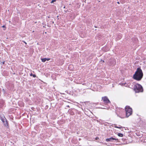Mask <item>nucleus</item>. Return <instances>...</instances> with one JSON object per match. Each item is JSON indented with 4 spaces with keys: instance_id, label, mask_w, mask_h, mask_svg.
I'll list each match as a JSON object with an SVG mask.
<instances>
[{
    "instance_id": "nucleus-9",
    "label": "nucleus",
    "mask_w": 146,
    "mask_h": 146,
    "mask_svg": "<svg viewBox=\"0 0 146 146\" xmlns=\"http://www.w3.org/2000/svg\"><path fill=\"white\" fill-rule=\"evenodd\" d=\"M118 135L119 137H122L123 136V135L122 133H118Z\"/></svg>"
},
{
    "instance_id": "nucleus-8",
    "label": "nucleus",
    "mask_w": 146,
    "mask_h": 146,
    "mask_svg": "<svg viewBox=\"0 0 146 146\" xmlns=\"http://www.w3.org/2000/svg\"><path fill=\"white\" fill-rule=\"evenodd\" d=\"M47 60V58H42L41 59L42 61L43 62H45Z\"/></svg>"
},
{
    "instance_id": "nucleus-5",
    "label": "nucleus",
    "mask_w": 146,
    "mask_h": 146,
    "mask_svg": "<svg viewBox=\"0 0 146 146\" xmlns=\"http://www.w3.org/2000/svg\"><path fill=\"white\" fill-rule=\"evenodd\" d=\"M113 140L117 141L118 140V139L116 138H114L113 137H111L106 139V141L107 142L112 141Z\"/></svg>"
},
{
    "instance_id": "nucleus-18",
    "label": "nucleus",
    "mask_w": 146,
    "mask_h": 146,
    "mask_svg": "<svg viewBox=\"0 0 146 146\" xmlns=\"http://www.w3.org/2000/svg\"><path fill=\"white\" fill-rule=\"evenodd\" d=\"M66 107H67L70 108V106H69V105L67 106H66Z\"/></svg>"
},
{
    "instance_id": "nucleus-17",
    "label": "nucleus",
    "mask_w": 146,
    "mask_h": 146,
    "mask_svg": "<svg viewBox=\"0 0 146 146\" xmlns=\"http://www.w3.org/2000/svg\"><path fill=\"white\" fill-rule=\"evenodd\" d=\"M33 74H32V73H31V74H30V76H33Z\"/></svg>"
},
{
    "instance_id": "nucleus-24",
    "label": "nucleus",
    "mask_w": 146,
    "mask_h": 146,
    "mask_svg": "<svg viewBox=\"0 0 146 146\" xmlns=\"http://www.w3.org/2000/svg\"><path fill=\"white\" fill-rule=\"evenodd\" d=\"M60 93L61 94H64L63 93Z\"/></svg>"
},
{
    "instance_id": "nucleus-20",
    "label": "nucleus",
    "mask_w": 146,
    "mask_h": 146,
    "mask_svg": "<svg viewBox=\"0 0 146 146\" xmlns=\"http://www.w3.org/2000/svg\"><path fill=\"white\" fill-rule=\"evenodd\" d=\"M2 27H5V25H3V26H2Z\"/></svg>"
},
{
    "instance_id": "nucleus-21",
    "label": "nucleus",
    "mask_w": 146,
    "mask_h": 146,
    "mask_svg": "<svg viewBox=\"0 0 146 146\" xmlns=\"http://www.w3.org/2000/svg\"><path fill=\"white\" fill-rule=\"evenodd\" d=\"M117 3H118V4H119V2H117Z\"/></svg>"
},
{
    "instance_id": "nucleus-1",
    "label": "nucleus",
    "mask_w": 146,
    "mask_h": 146,
    "mask_svg": "<svg viewBox=\"0 0 146 146\" xmlns=\"http://www.w3.org/2000/svg\"><path fill=\"white\" fill-rule=\"evenodd\" d=\"M143 76V74L140 68H138L135 73L133 75V78L137 81L141 80Z\"/></svg>"
},
{
    "instance_id": "nucleus-12",
    "label": "nucleus",
    "mask_w": 146,
    "mask_h": 146,
    "mask_svg": "<svg viewBox=\"0 0 146 146\" xmlns=\"http://www.w3.org/2000/svg\"><path fill=\"white\" fill-rule=\"evenodd\" d=\"M33 76L34 78H35L36 77V75L35 74H33Z\"/></svg>"
},
{
    "instance_id": "nucleus-3",
    "label": "nucleus",
    "mask_w": 146,
    "mask_h": 146,
    "mask_svg": "<svg viewBox=\"0 0 146 146\" xmlns=\"http://www.w3.org/2000/svg\"><path fill=\"white\" fill-rule=\"evenodd\" d=\"M134 90L135 91H143L142 86L140 84H137L134 87Z\"/></svg>"
},
{
    "instance_id": "nucleus-11",
    "label": "nucleus",
    "mask_w": 146,
    "mask_h": 146,
    "mask_svg": "<svg viewBox=\"0 0 146 146\" xmlns=\"http://www.w3.org/2000/svg\"><path fill=\"white\" fill-rule=\"evenodd\" d=\"M56 0H52L51 3H54V2H55Z\"/></svg>"
},
{
    "instance_id": "nucleus-26",
    "label": "nucleus",
    "mask_w": 146,
    "mask_h": 146,
    "mask_svg": "<svg viewBox=\"0 0 146 146\" xmlns=\"http://www.w3.org/2000/svg\"><path fill=\"white\" fill-rule=\"evenodd\" d=\"M4 62H3V64H4Z\"/></svg>"
},
{
    "instance_id": "nucleus-4",
    "label": "nucleus",
    "mask_w": 146,
    "mask_h": 146,
    "mask_svg": "<svg viewBox=\"0 0 146 146\" xmlns=\"http://www.w3.org/2000/svg\"><path fill=\"white\" fill-rule=\"evenodd\" d=\"M102 99L105 105L109 106L111 104V102L107 97L104 96L102 97Z\"/></svg>"
},
{
    "instance_id": "nucleus-22",
    "label": "nucleus",
    "mask_w": 146,
    "mask_h": 146,
    "mask_svg": "<svg viewBox=\"0 0 146 146\" xmlns=\"http://www.w3.org/2000/svg\"><path fill=\"white\" fill-rule=\"evenodd\" d=\"M135 92V93H139V92Z\"/></svg>"
},
{
    "instance_id": "nucleus-25",
    "label": "nucleus",
    "mask_w": 146,
    "mask_h": 146,
    "mask_svg": "<svg viewBox=\"0 0 146 146\" xmlns=\"http://www.w3.org/2000/svg\"><path fill=\"white\" fill-rule=\"evenodd\" d=\"M103 62H104V61L103 60Z\"/></svg>"
},
{
    "instance_id": "nucleus-19",
    "label": "nucleus",
    "mask_w": 146,
    "mask_h": 146,
    "mask_svg": "<svg viewBox=\"0 0 146 146\" xmlns=\"http://www.w3.org/2000/svg\"><path fill=\"white\" fill-rule=\"evenodd\" d=\"M23 42L26 44H27V43L26 42H25L24 41H23Z\"/></svg>"
},
{
    "instance_id": "nucleus-13",
    "label": "nucleus",
    "mask_w": 146,
    "mask_h": 146,
    "mask_svg": "<svg viewBox=\"0 0 146 146\" xmlns=\"http://www.w3.org/2000/svg\"><path fill=\"white\" fill-rule=\"evenodd\" d=\"M96 140H98L99 139V138L98 137H96L95 138Z\"/></svg>"
},
{
    "instance_id": "nucleus-16",
    "label": "nucleus",
    "mask_w": 146,
    "mask_h": 146,
    "mask_svg": "<svg viewBox=\"0 0 146 146\" xmlns=\"http://www.w3.org/2000/svg\"><path fill=\"white\" fill-rule=\"evenodd\" d=\"M50 60V58H47L46 60L48 61Z\"/></svg>"
},
{
    "instance_id": "nucleus-14",
    "label": "nucleus",
    "mask_w": 146,
    "mask_h": 146,
    "mask_svg": "<svg viewBox=\"0 0 146 146\" xmlns=\"http://www.w3.org/2000/svg\"><path fill=\"white\" fill-rule=\"evenodd\" d=\"M82 102V103L83 104V103H84L85 104H86V102Z\"/></svg>"
},
{
    "instance_id": "nucleus-15",
    "label": "nucleus",
    "mask_w": 146,
    "mask_h": 146,
    "mask_svg": "<svg viewBox=\"0 0 146 146\" xmlns=\"http://www.w3.org/2000/svg\"><path fill=\"white\" fill-rule=\"evenodd\" d=\"M115 125V126H114V127L115 128H117L118 126H117L116 125Z\"/></svg>"
},
{
    "instance_id": "nucleus-2",
    "label": "nucleus",
    "mask_w": 146,
    "mask_h": 146,
    "mask_svg": "<svg viewBox=\"0 0 146 146\" xmlns=\"http://www.w3.org/2000/svg\"><path fill=\"white\" fill-rule=\"evenodd\" d=\"M125 111L126 117H128L131 115L132 113V109L129 106H126L125 107Z\"/></svg>"
},
{
    "instance_id": "nucleus-7",
    "label": "nucleus",
    "mask_w": 146,
    "mask_h": 146,
    "mask_svg": "<svg viewBox=\"0 0 146 146\" xmlns=\"http://www.w3.org/2000/svg\"><path fill=\"white\" fill-rule=\"evenodd\" d=\"M6 119L5 118L4 116L2 117H1V119L3 123H4L5 121V120H6Z\"/></svg>"
},
{
    "instance_id": "nucleus-23",
    "label": "nucleus",
    "mask_w": 146,
    "mask_h": 146,
    "mask_svg": "<svg viewBox=\"0 0 146 146\" xmlns=\"http://www.w3.org/2000/svg\"><path fill=\"white\" fill-rule=\"evenodd\" d=\"M71 66H72V65H70V67H71Z\"/></svg>"
},
{
    "instance_id": "nucleus-6",
    "label": "nucleus",
    "mask_w": 146,
    "mask_h": 146,
    "mask_svg": "<svg viewBox=\"0 0 146 146\" xmlns=\"http://www.w3.org/2000/svg\"><path fill=\"white\" fill-rule=\"evenodd\" d=\"M4 126L6 127L7 128L9 127V126L8 123V122L7 120H5V123H4Z\"/></svg>"
},
{
    "instance_id": "nucleus-10",
    "label": "nucleus",
    "mask_w": 146,
    "mask_h": 146,
    "mask_svg": "<svg viewBox=\"0 0 146 146\" xmlns=\"http://www.w3.org/2000/svg\"><path fill=\"white\" fill-rule=\"evenodd\" d=\"M119 127L118 126V127H117L118 128L121 129V128H123V127H122L120 125H119Z\"/></svg>"
}]
</instances>
